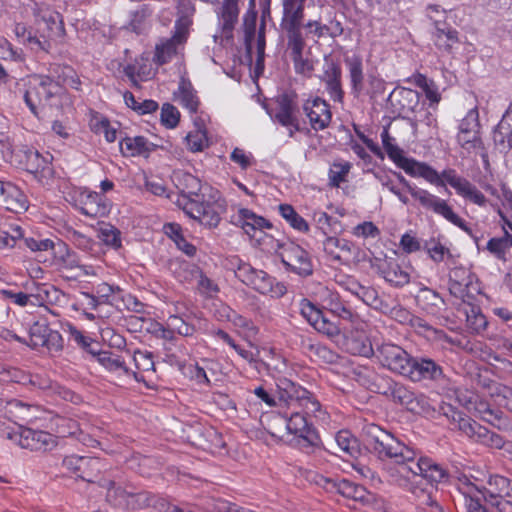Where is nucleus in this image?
I'll use <instances>...</instances> for the list:
<instances>
[{
	"instance_id": "obj_1",
	"label": "nucleus",
	"mask_w": 512,
	"mask_h": 512,
	"mask_svg": "<svg viewBox=\"0 0 512 512\" xmlns=\"http://www.w3.org/2000/svg\"><path fill=\"white\" fill-rule=\"evenodd\" d=\"M362 437L366 448L378 459H390L394 464H400L402 474L412 473L413 478L426 481L432 488L449 482L450 473L443 465L429 457H420L415 461L414 450L380 426L374 423L365 425L362 428Z\"/></svg>"
},
{
	"instance_id": "obj_2",
	"label": "nucleus",
	"mask_w": 512,
	"mask_h": 512,
	"mask_svg": "<svg viewBox=\"0 0 512 512\" xmlns=\"http://www.w3.org/2000/svg\"><path fill=\"white\" fill-rule=\"evenodd\" d=\"M397 166L408 175L422 177L438 187H444L448 183L456 190L458 195L470 200L474 204L484 206L486 203L485 195L469 180L459 176L454 169H446L439 174L430 165L405 156L398 162Z\"/></svg>"
},
{
	"instance_id": "obj_3",
	"label": "nucleus",
	"mask_w": 512,
	"mask_h": 512,
	"mask_svg": "<svg viewBox=\"0 0 512 512\" xmlns=\"http://www.w3.org/2000/svg\"><path fill=\"white\" fill-rule=\"evenodd\" d=\"M460 491L465 499V505L471 500L486 503L495 507L498 512H512V482L502 475H490L484 485H476L470 481L462 483Z\"/></svg>"
},
{
	"instance_id": "obj_4",
	"label": "nucleus",
	"mask_w": 512,
	"mask_h": 512,
	"mask_svg": "<svg viewBox=\"0 0 512 512\" xmlns=\"http://www.w3.org/2000/svg\"><path fill=\"white\" fill-rule=\"evenodd\" d=\"M98 486L106 489L105 501L113 508L134 511L151 505L152 497L148 492L136 491L130 485H123L114 473L102 475Z\"/></svg>"
},
{
	"instance_id": "obj_5",
	"label": "nucleus",
	"mask_w": 512,
	"mask_h": 512,
	"mask_svg": "<svg viewBox=\"0 0 512 512\" xmlns=\"http://www.w3.org/2000/svg\"><path fill=\"white\" fill-rule=\"evenodd\" d=\"M15 95H22L23 100L31 113L39 116V108L43 102L51 100L58 95V85L42 74L30 75L27 79L15 81Z\"/></svg>"
},
{
	"instance_id": "obj_6",
	"label": "nucleus",
	"mask_w": 512,
	"mask_h": 512,
	"mask_svg": "<svg viewBox=\"0 0 512 512\" xmlns=\"http://www.w3.org/2000/svg\"><path fill=\"white\" fill-rule=\"evenodd\" d=\"M387 473L391 481L409 492L418 507L430 508L431 512H444L437 499L438 488L424 484L420 478H413L412 473H401L400 464L395 467H388Z\"/></svg>"
},
{
	"instance_id": "obj_7",
	"label": "nucleus",
	"mask_w": 512,
	"mask_h": 512,
	"mask_svg": "<svg viewBox=\"0 0 512 512\" xmlns=\"http://www.w3.org/2000/svg\"><path fill=\"white\" fill-rule=\"evenodd\" d=\"M25 247L32 252H38L40 255L44 252H51L53 258L50 265L55 266L59 271L84 269V266L80 264V258L77 253L59 239L55 242L48 238L31 236V238L25 239Z\"/></svg>"
},
{
	"instance_id": "obj_8",
	"label": "nucleus",
	"mask_w": 512,
	"mask_h": 512,
	"mask_svg": "<svg viewBox=\"0 0 512 512\" xmlns=\"http://www.w3.org/2000/svg\"><path fill=\"white\" fill-rule=\"evenodd\" d=\"M275 384L279 405L301 407L306 414L320 417L322 406L313 393L286 377L277 378Z\"/></svg>"
},
{
	"instance_id": "obj_9",
	"label": "nucleus",
	"mask_w": 512,
	"mask_h": 512,
	"mask_svg": "<svg viewBox=\"0 0 512 512\" xmlns=\"http://www.w3.org/2000/svg\"><path fill=\"white\" fill-rule=\"evenodd\" d=\"M386 383V390H381L377 386V393L391 398L395 403L404 406L409 412L421 414L427 411L428 401L423 394H416L402 383L394 381L392 378H380Z\"/></svg>"
},
{
	"instance_id": "obj_10",
	"label": "nucleus",
	"mask_w": 512,
	"mask_h": 512,
	"mask_svg": "<svg viewBox=\"0 0 512 512\" xmlns=\"http://www.w3.org/2000/svg\"><path fill=\"white\" fill-rule=\"evenodd\" d=\"M305 1L282 0L280 28L286 42L305 39L303 33Z\"/></svg>"
},
{
	"instance_id": "obj_11",
	"label": "nucleus",
	"mask_w": 512,
	"mask_h": 512,
	"mask_svg": "<svg viewBox=\"0 0 512 512\" xmlns=\"http://www.w3.org/2000/svg\"><path fill=\"white\" fill-rule=\"evenodd\" d=\"M404 377L413 383H439L446 378L442 362L425 355L412 356Z\"/></svg>"
},
{
	"instance_id": "obj_12",
	"label": "nucleus",
	"mask_w": 512,
	"mask_h": 512,
	"mask_svg": "<svg viewBox=\"0 0 512 512\" xmlns=\"http://www.w3.org/2000/svg\"><path fill=\"white\" fill-rule=\"evenodd\" d=\"M192 19L188 15H180L174 25L173 35L161 44L156 45L154 62L158 65L168 63L177 53V47L186 42Z\"/></svg>"
},
{
	"instance_id": "obj_13",
	"label": "nucleus",
	"mask_w": 512,
	"mask_h": 512,
	"mask_svg": "<svg viewBox=\"0 0 512 512\" xmlns=\"http://www.w3.org/2000/svg\"><path fill=\"white\" fill-rule=\"evenodd\" d=\"M235 276L245 285L251 287L261 294L277 293L283 295L285 287L276 285L274 290L275 279L263 270L252 267L249 263L241 262L235 270Z\"/></svg>"
},
{
	"instance_id": "obj_14",
	"label": "nucleus",
	"mask_w": 512,
	"mask_h": 512,
	"mask_svg": "<svg viewBox=\"0 0 512 512\" xmlns=\"http://www.w3.org/2000/svg\"><path fill=\"white\" fill-rule=\"evenodd\" d=\"M479 127L478 111L476 109L469 110L459 124L457 140L468 152L480 150L482 159L488 163V155L479 135Z\"/></svg>"
},
{
	"instance_id": "obj_15",
	"label": "nucleus",
	"mask_w": 512,
	"mask_h": 512,
	"mask_svg": "<svg viewBox=\"0 0 512 512\" xmlns=\"http://www.w3.org/2000/svg\"><path fill=\"white\" fill-rule=\"evenodd\" d=\"M278 253L286 270L301 277H308L313 274V264L309 253L294 242L284 243L279 246Z\"/></svg>"
},
{
	"instance_id": "obj_16",
	"label": "nucleus",
	"mask_w": 512,
	"mask_h": 512,
	"mask_svg": "<svg viewBox=\"0 0 512 512\" xmlns=\"http://www.w3.org/2000/svg\"><path fill=\"white\" fill-rule=\"evenodd\" d=\"M374 355L382 367L403 377L412 359L405 349L391 342H384L377 346Z\"/></svg>"
},
{
	"instance_id": "obj_17",
	"label": "nucleus",
	"mask_w": 512,
	"mask_h": 512,
	"mask_svg": "<svg viewBox=\"0 0 512 512\" xmlns=\"http://www.w3.org/2000/svg\"><path fill=\"white\" fill-rule=\"evenodd\" d=\"M224 207L218 201H205L194 199L186 201L183 205V211L191 218L198 220L202 225L208 228L218 226Z\"/></svg>"
},
{
	"instance_id": "obj_18",
	"label": "nucleus",
	"mask_w": 512,
	"mask_h": 512,
	"mask_svg": "<svg viewBox=\"0 0 512 512\" xmlns=\"http://www.w3.org/2000/svg\"><path fill=\"white\" fill-rule=\"evenodd\" d=\"M297 94L294 91H285L274 98V107L267 109L274 122L280 125L297 126Z\"/></svg>"
},
{
	"instance_id": "obj_19",
	"label": "nucleus",
	"mask_w": 512,
	"mask_h": 512,
	"mask_svg": "<svg viewBox=\"0 0 512 512\" xmlns=\"http://www.w3.org/2000/svg\"><path fill=\"white\" fill-rule=\"evenodd\" d=\"M307 415L305 410L303 412L294 411L289 417H282L281 420L290 434L302 439L305 443L303 446L316 447L320 443V437L313 424L309 422Z\"/></svg>"
},
{
	"instance_id": "obj_20",
	"label": "nucleus",
	"mask_w": 512,
	"mask_h": 512,
	"mask_svg": "<svg viewBox=\"0 0 512 512\" xmlns=\"http://www.w3.org/2000/svg\"><path fill=\"white\" fill-rule=\"evenodd\" d=\"M302 109L309 119L311 128L315 131L326 129L332 119L330 105L322 98L307 99Z\"/></svg>"
},
{
	"instance_id": "obj_21",
	"label": "nucleus",
	"mask_w": 512,
	"mask_h": 512,
	"mask_svg": "<svg viewBox=\"0 0 512 512\" xmlns=\"http://www.w3.org/2000/svg\"><path fill=\"white\" fill-rule=\"evenodd\" d=\"M51 159L52 156L49 154L45 157L37 150L27 149L24 151L22 163L27 172L33 174L40 182H43L53 176Z\"/></svg>"
},
{
	"instance_id": "obj_22",
	"label": "nucleus",
	"mask_w": 512,
	"mask_h": 512,
	"mask_svg": "<svg viewBox=\"0 0 512 512\" xmlns=\"http://www.w3.org/2000/svg\"><path fill=\"white\" fill-rule=\"evenodd\" d=\"M420 94L410 88H397L389 95L391 105L398 111L402 118L410 117L416 113L420 105Z\"/></svg>"
},
{
	"instance_id": "obj_23",
	"label": "nucleus",
	"mask_w": 512,
	"mask_h": 512,
	"mask_svg": "<svg viewBox=\"0 0 512 512\" xmlns=\"http://www.w3.org/2000/svg\"><path fill=\"white\" fill-rule=\"evenodd\" d=\"M449 268L448 288L451 295L464 299L469 296V287L472 285L474 275L465 267L447 263ZM465 302V300H463Z\"/></svg>"
},
{
	"instance_id": "obj_24",
	"label": "nucleus",
	"mask_w": 512,
	"mask_h": 512,
	"mask_svg": "<svg viewBox=\"0 0 512 512\" xmlns=\"http://www.w3.org/2000/svg\"><path fill=\"white\" fill-rule=\"evenodd\" d=\"M342 348L351 355L369 358L375 354L372 343L363 331L352 330L341 335Z\"/></svg>"
},
{
	"instance_id": "obj_25",
	"label": "nucleus",
	"mask_w": 512,
	"mask_h": 512,
	"mask_svg": "<svg viewBox=\"0 0 512 512\" xmlns=\"http://www.w3.org/2000/svg\"><path fill=\"white\" fill-rule=\"evenodd\" d=\"M420 204L424 208L430 209L434 213L443 216L447 221L459 227L469 235H472V230L468 227L466 222L453 211L452 207L449 206L445 200L428 192Z\"/></svg>"
},
{
	"instance_id": "obj_26",
	"label": "nucleus",
	"mask_w": 512,
	"mask_h": 512,
	"mask_svg": "<svg viewBox=\"0 0 512 512\" xmlns=\"http://www.w3.org/2000/svg\"><path fill=\"white\" fill-rule=\"evenodd\" d=\"M20 445L31 451H49L57 445L56 437L46 431L24 429L20 437Z\"/></svg>"
},
{
	"instance_id": "obj_27",
	"label": "nucleus",
	"mask_w": 512,
	"mask_h": 512,
	"mask_svg": "<svg viewBox=\"0 0 512 512\" xmlns=\"http://www.w3.org/2000/svg\"><path fill=\"white\" fill-rule=\"evenodd\" d=\"M320 79L325 84L330 98L334 102L342 103L344 91L342 88V69L340 65L334 61L327 63Z\"/></svg>"
},
{
	"instance_id": "obj_28",
	"label": "nucleus",
	"mask_w": 512,
	"mask_h": 512,
	"mask_svg": "<svg viewBox=\"0 0 512 512\" xmlns=\"http://www.w3.org/2000/svg\"><path fill=\"white\" fill-rule=\"evenodd\" d=\"M323 250L333 260L343 263L355 258L358 252V248L351 241L331 236L323 241Z\"/></svg>"
},
{
	"instance_id": "obj_29",
	"label": "nucleus",
	"mask_w": 512,
	"mask_h": 512,
	"mask_svg": "<svg viewBox=\"0 0 512 512\" xmlns=\"http://www.w3.org/2000/svg\"><path fill=\"white\" fill-rule=\"evenodd\" d=\"M292 335L295 337V344L299 345L304 352L318 357L324 363L332 364L338 359V355L334 353L327 346L320 343H314L311 338L299 333V330L294 329Z\"/></svg>"
},
{
	"instance_id": "obj_30",
	"label": "nucleus",
	"mask_w": 512,
	"mask_h": 512,
	"mask_svg": "<svg viewBox=\"0 0 512 512\" xmlns=\"http://www.w3.org/2000/svg\"><path fill=\"white\" fill-rule=\"evenodd\" d=\"M58 85V95L62 93L63 87L69 86L79 90L81 81L76 71L69 65L53 64L49 68V74L45 75Z\"/></svg>"
},
{
	"instance_id": "obj_31",
	"label": "nucleus",
	"mask_w": 512,
	"mask_h": 512,
	"mask_svg": "<svg viewBox=\"0 0 512 512\" xmlns=\"http://www.w3.org/2000/svg\"><path fill=\"white\" fill-rule=\"evenodd\" d=\"M0 199V207L13 213L25 212L28 208V199L23 191L12 182L7 185Z\"/></svg>"
},
{
	"instance_id": "obj_32",
	"label": "nucleus",
	"mask_w": 512,
	"mask_h": 512,
	"mask_svg": "<svg viewBox=\"0 0 512 512\" xmlns=\"http://www.w3.org/2000/svg\"><path fill=\"white\" fill-rule=\"evenodd\" d=\"M233 223L241 226L244 232L250 237H254L257 230L270 229L272 224L262 216L256 215L253 211L242 208L234 217Z\"/></svg>"
},
{
	"instance_id": "obj_33",
	"label": "nucleus",
	"mask_w": 512,
	"mask_h": 512,
	"mask_svg": "<svg viewBox=\"0 0 512 512\" xmlns=\"http://www.w3.org/2000/svg\"><path fill=\"white\" fill-rule=\"evenodd\" d=\"M306 47V39L294 40L286 42V48L293 62L296 74L310 75L313 71V63L308 58H304V49Z\"/></svg>"
},
{
	"instance_id": "obj_34",
	"label": "nucleus",
	"mask_w": 512,
	"mask_h": 512,
	"mask_svg": "<svg viewBox=\"0 0 512 512\" xmlns=\"http://www.w3.org/2000/svg\"><path fill=\"white\" fill-rule=\"evenodd\" d=\"M81 203V213L92 218L104 216L109 212L106 198L94 191L82 192Z\"/></svg>"
},
{
	"instance_id": "obj_35",
	"label": "nucleus",
	"mask_w": 512,
	"mask_h": 512,
	"mask_svg": "<svg viewBox=\"0 0 512 512\" xmlns=\"http://www.w3.org/2000/svg\"><path fill=\"white\" fill-rule=\"evenodd\" d=\"M378 273L394 287H403L410 281V274L395 260L384 261L378 265Z\"/></svg>"
},
{
	"instance_id": "obj_36",
	"label": "nucleus",
	"mask_w": 512,
	"mask_h": 512,
	"mask_svg": "<svg viewBox=\"0 0 512 512\" xmlns=\"http://www.w3.org/2000/svg\"><path fill=\"white\" fill-rule=\"evenodd\" d=\"M337 447L343 452V458L352 462L362 456L359 440L349 430H340L335 435Z\"/></svg>"
},
{
	"instance_id": "obj_37",
	"label": "nucleus",
	"mask_w": 512,
	"mask_h": 512,
	"mask_svg": "<svg viewBox=\"0 0 512 512\" xmlns=\"http://www.w3.org/2000/svg\"><path fill=\"white\" fill-rule=\"evenodd\" d=\"M174 99L190 113H196L198 111L200 101L197 96V91L188 78L181 77L178 89L174 92Z\"/></svg>"
},
{
	"instance_id": "obj_38",
	"label": "nucleus",
	"mask_w": 512,
	"mask_h": 512,
	"mask_svg": "<svg viewBox=\"0 0 512 512\" xmlns=\"http://www.w3.org/2000/svg\"><path fill=\"white\" fill-rule=\"evenodd\" d=\"M415 299L417 304L430 314H438L446 306L443 297L437 291L426 286L419 289Z\"/></svg>"
},
{
	"instance_id": "obj_39",
	"label": "nucleus",
	"mask_w": 512,
	"mask_h": 512,
	"mask_svg": "<svg viewBox=\"0 0 512 512\" xmlns=\"http://www.w3.org/2000/svg\"><path fill=\"white\" fill-rule=\"evenodd\" d=\"M344 62L349 70L351 83V93L358 97L364 88L363 63L360 55L354 54L344 58Z\"/></svg>"
},
{
	"instance_id": "obj_40",
	"label": "nucleus",
	"mask_w": 512,
	"mask_h": 512,
	"mask_svg": "<svg viewBox=\"0 0 512 512\" xmlns=\"http://www.w3.org/2000/svg\"><path fill=\"white\" fill-rule=\"evenodd\" d=\"M105 470L106 465L100 458L83 456L77 478L98 485V481L102 477L100 474Z\"/></svg>"
},
{
	"instance_id": "obj_41",
	"label": "nucleus",
	"mask_w": 512,
	"mask_h": 512,
	"mask_svg": "<svg viewBox=\"0 0 512 512\" xmlns=\"http://www.w3.org/2000/svg\"><path fill=\"white\" fill-rule=\"evenodd\" d=\"M34 16L47 24L52 37H63L65 35V28L62 15L49 8L36 7L34 9Z\"/></svg>"
},
{
	"instance_id": "obj_42",
	"label": "nucleus",
	"mask_w": 512,
	"mask_h": 512,
	"mask_svg": "<svg viewBox=\"0 0 512 512\" xmlns=\"http://www.w3.org/2000/svg\"><path fill=\"white\" fill-rule=\"evenodd\" d=\"M337 493L345 498L359 502H368L369 493L366 488L360 484L352 482L348 479L339 481H329Z\"/></svg>"
},
{
	"instance_id": "obj_43",
	"label": "nucleus",
	"mask_w": 512,
	"mask_h": 512,
	"mask_svg": "<svg viewBox=\"0 0 512 512\" xmlns=\"http://www.w3.org/2000/svg\"><path fill=\"white\" fill-rule=\"evenodd\" d=\"M182 185L180 192L181 198L178 199V204L183 208L186 201H193L194 199L203 200L204 194L201 193V181L190 173L182 175L180 180Z\"/></svg>"
},
{
	"instance_id": "obj_44",
	"label": "nucleus",
	"mask_w": 512,
	"mask_h": 512,
	"mask_svg": "<svg viewBox=\"0 0 512 512\" xmlns=\"http://www.w3.org/2000/svg\"><path fill=\"white\" fill-rule=\"evenodd\" d=\"M211 334L221 339L225 343H227L230 347H232L243 359L248 361L256 370L261 371L262 368L269 370V365L263 362L262 360H257L254 357V354L250 350H246L240 345H238L234 339L224 330L215 329L211 331Z\"/></svg>"
},
{
	"instance_id": "obj_45",
	"label": "nucleus",
	"mask_w": 512,
	"mask_h": 512,
	"mask_svg": "<svg viewBox=\"0 0 512 512\" xmlns=\"http://www.w3.org/2000/svg\"><path fill=\"white\" fill-rule=\"evenodd\" d=\"M156 148V145L153 143H150L145 137L143 136H136V137H125L120 142V149L123 155H129V156H137V155H146L150 152L154 151Z\"/></svg>"
},
{
	"instance_id": "obj_46",
	"label": "nucleus",
	"mask_w": 512,
	"mask_h": 512,
	"mask_svg": "<svg viewBox=\"0 0 512 512\" xmlns=\"http://www.w3.org/2000/svg\"><path fill=\"white\" fill-rule=\"evenodd\" d=\"M458 32L446 23L435 24L434 43L440 50L450 52L453 45L458 43Z\"/></svg>"
},
{
	"instance_id": "obj_47",
	"label": "nucleus",
	"mask_w": 512,
	"mask_h": 512,
	"mask_svg": "<svg viewBox=\"0 0 512 512\" xmlns=\"http://www.w3.org/2000/svg\"><path fill=\"white\" fill-rule=\"evenodd\" d=\"M445 415L451 417L452 421L457 424L458 429L472 440L475 439L482 426L462 412L455 410L452 406H448V411L445 412Z\"/></svg>"
},
{
	"instance_id": "obj_48",
	"label": "nucleus",
	"mask_w": 512,
	"mask_h": 512,
	"mask_svg": "<svg viewBox=\"0 0 512 512\" xmlns=\"http://www.w3.org/2000/svg\"><path fill=\"white\" fill-rule=\"evenodd\" d=\"M29 238L19 225H12L10 231L0 230V250L16 246L25 247V239Z\"/></svg>"
},
{
	"instance_id": "obj_49",
	"label": "nucleus",
	"mask_w": 512,
	"mask_h": 512,
	"mask_svg": "<svg viewBox=\"0 0 512 512\" xmlns=\"http://www.w3.org/2000/svg\"><path fill=\"white\" fill-rule=\"evenodd\" d=\"M0 410L4 411L5 416L13 421L25 420L29 407L17 399L8 401L0 400Z\"/></svg>"
},
{
	"instance_id": "obj_50",
	"label": "nucleus",
	"mask_w": 512,
	"mask_h": 512,
	"mask_svg": "<svg viewBox=\"0 0 512 512\" xmlns=\"http://www.w3.org/2000/svg\"><path fill=\"white\" fill-rule=\"evenodd\" d=\"M279 213L295 230L300 232H307L309 230L306 220L296 212L292 205L280 204Z\"/></svg>"
},
{
	"instance_id": "obj_51",
	"label": "nucleus",
	"mask_w": 512,
	"mask_h": 512,
	"mask_svg": "<svg viewBox=\"0 0 512 512\" xmlns=\"http://www.w3.org/2000/svg\"><path fill=\"white\" fill-rule=\"evenodd\" d=\"M423 249L428 253L430 258L435 263H440L444 260L445 256L448 258V262L454 264V258L448 248H446L439 240L431 238L425 241Z\"/></svg>"
},
{
	"instance_id": "obj_52",
	"label": "nucleus",
	"mask_w": 512,
	"mask_h": 512,
	"mask_svg": "<svg viewBox=\"0 0 512 512\" xmlns=\"http://www.w3.org/2000/svg\"><path fill=\"white\" fill-rule=\"evenodd\" d=\"M125 104L137 112L139 115L150 114L156 112L159 108L158 103L151 99H146L143 102H138L132 92L126 91L124 93Z\"/></svg>"
},
{
	"instance_id": "obj_53",
	"label": "nucleus",
	"mask_w": 512,
	"mask_h": 512,
	"mask_svg": "<svg viewBox=\"0 0 512 512\" xmlns=\"http://www.w3.org/2000/svg\"><path fill=\"white\" fill-rule=\"evenodd\" d=\"M238 15V0H224L221 11L224 31H230L234 28L238 20Z\"/></svg>"
},
{
	"instance_id": "obj_54",
	"label": "nucleus",
	"mask_w": 512,
	"mask_h": 512,
	"mask_svg": "<svg viewBox=\"0 0 512 512\" xmlns=\"http://www.w3.org/2000/svg\"><path fill=\"white\" fill-rule=\"evenodd\" d=\"M478 411L482 414V419L498 429H506L508 423L504 418L503 412L498 409L491 408L486 403H481L478 406Z\"/></svg>"
},
{
	"instance_id": "obj_55",
	"label": "nucleus",
	"mask_w": 512,
	"mask_h": 512,
	"mask_svg": "<svg viewBox=\"0 0 512 512\" xmlns=\"http://www.w3.org/2000/svg\"><path fill=\"white\" fill-rule=\"evenodd\" d=\"M474 441L493 449H503L506 444L502 436L484 426H481Z\"/></svg>"
},
{
	"instance_id": "obj_56",
	"label": "nucleus",
	"mask_w": 512,
	"mask_h": 512,
	"mask_svg": "<svg viewBox=\"0 0 512 512\" xmlns=\"http://www.w3.org/2000/svg\"><path fill=\"white\" fill-rule=\"evenodd\" d=\"M257 12L255 10V0H250V8L243 17V28L245 34V43L250 48L256 33Z\"/></svg>"
},
{
	"instance_id": "obj_57",
	"label": "nucleus",
	"mask_w": 512,
	"mask_h": 512,
	"mask_svg": "<svg viewBox=\"0 0 512 512\" xmlns=\"http://www.w3.org/2000/svg\"><path fill=\"white\" fill-rule=\"evenodd\" d=\"M493 139L501 152L510 151L512 149V126L498 123L493 132Z\"/></svg>"
},
{
	"instance_id": "obj_58",
	"label": "nucleus",
	"mask_w": 512,
	"mask_h": 512,
	"mask_svg": "<svg viewBox=\"0 0 512 512\" xmlns=\"http://www.w3.org/2000/svg\"><path fill=\"white\" fill-rule=\"evenodd\" d=\"M69 333L71 339H73L87 353L94 357H97L100 353L99 343L93 341L90 337L83 335L76 327L69 325Z\"/></svg>"
},
{
	"instance_id": "obj_59",
	"label": "nucleus",
	"mask_w": 512,
	"mask_h": 512,
	"mask_svg": "<svg viewBox=\"0 0 512 512\" xmlns=\"http://www.w3.org/2000/svg\"><path fill=\"white\" fill-rule=\"evenodd\" d=\"M97 361L104 366L106 369L110 371H118L123 370L125 373H128V368L125 366L124 361L120 356L114 355L111 352L103 351L97 355Z\"/></svg>"
},
{
	"instance_id": "obj_60",
	"label": "nucleus",
	"mask_w": 512,
	"mask_h": 512,
	"mask_svg": "<svg viewBox=\"0 0 512 512\" xmlns=\"http://www.w3.org/2000/svg\"><path fill=\"white\" fill-rule=\"evenodd\" d=\"M313 328L318 332L325 334L331 339H336L339 342V337H341V332L339 326L325 317L322 313L321 317L314 324Z\"/></svg>"
},
{
	"instance_id": "obj_61",
	"label": "nucleus",
	"mask_w": 512,
	"mask_h": 512,
	"mask_svg": "<svg viewBox=\"0 0 512 512\" xmlns=\"http://www.w3.org/2000/svg\"><path fill=\"white\" fill-rule=\"evenodd\" d=\"M352 165L350 162L333 163L329 170V183L332 187H339L342 182L346 181Z\"/></svg>"
},
{
	"instance_id": "obj_62",
	"label": "nucleus",
	"mask_w": 512,
	"mask_h": 512,
	"mask_svg": "<svg viewBox=\"0 0 512 512\" xmlns=\"http://www.w3.org/2000/svg\"><path fill=\"white\" fill-rule=\"evenodd\" d=\"M381 139L383 148L385 149L388 157L397 165L398 162L404 157L403 150L399 148L396 144L392 143L394 140L387 128H384L381 133Z\"/></svg>"
},
{
	"instance_id": "obj_63",
	"label": "nucleus",
	"mask_w": 512,
	"mask_h": 512,
	"mask_svg": "<svg viewBox=\"0 0 512 512\" xmlns=\"http://www.w3.org/2000/svg\"><path fill=\"white\" fill-rule=\"evenodd\" d=\"M167 325L173 332L176 331L181 336L189 337L195 332V327L178 315H170L167 320Z\"/></svg>"
},
{
	"instance_id": "obj_64",
	"label": "nucleus",
	"mask_w": 512,
	"mask_h": 512,
	"mask_svg": "<svg viewBox=\"0 0 512 512\" xmlns=\"http://www.w3.org/2000/svg\"><path fill=\"white\" fill-rule=\"evenodd\" d=\"M467 322L476 331L484 330L487 327L486 317L482 314L477 305L469 304V309L465 311Z\"/></svg>"
}]
</instances>
